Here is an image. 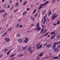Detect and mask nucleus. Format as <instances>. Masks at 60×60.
I'll use <instances>...</instances> for the list:
<instances>
[{"instance_id": "2", "label": "nucleus", "mask_w": 60, "mask_h": 60, "mask_svg": "<svg viewBox=\"0 0 60 60\" xmlns=\"http://www.w3.org/2000/svg\"><path fill=\"white\" fill-rule=\"evenodd\" d=\"M58 43V42H55L53 43V45H52V49H54L56 47V45H57Z\"/></svg>"}, {"instance_id": "41", "label": "nucleus", "mask_w": 60, "mask_h": 60, "mask_svg": "<svg viewBox=\"0 0 60 60\" xmlns=\"http://www.w3.org/2000/svg\"><path fill=\"white\" fill-rule=\"evenodd\" d=\"M48 34H49V33H47L46 34H45L44 36H47V35Z\"/></svg>"}, {"instance_id": "5", "label": "nucleus", "mask_w": 60, "mask_h": 60, "mask_svg": "<svg viewBox=\"0 0 60 60\" xmlns=\"http://www.w3.org/2000/svg\"><path fill=\"white\" fill-rule=\"evenodd\" d=\"M46 46L47 48H50L51 46V44H48L46 45Z\"/></svg>"}, {"instance_id": "37", "label": "nucleus", "mask_w": 60, "mask_h": 60, "mask_svg": "<svg viewBox=\"0 0 60 60\" xmlns=\"http://www.w3.org/2000/svg\"><path fill=\"white\" fill-rule=\"evenodd\" d=\"M27 3V2H25L23 4V5H25Z\"/></svg>"}, {"instance_id": "15", "label": "nucleus", "mask_w": 60, "mask_h": 60, "mask_svg": "<svg viewBox=\"0 0 60 60\" xmlns=\"http://www.w3.org/2000/svg\"><path fill=\"white\" fill-rule=\"evenodd\" d=\"M18 41L19 42H21L22 41V39H20L18 40Z\"/></svg>"}, {"instance_id": "20", "label": "nucleus", "mask_w": 60, "mask_h": 60, "mask_svg": "<svg viewBox=\"0 0 60 60\" xmlns=\"http://www.w3.org/2000/svg\"><path fill=\"white\" fill-rule=\"evenodd\" d=\"M42 12L43 14H46V11H43Z\"/></svg>"}, {"instance_id": "62", "label": "nucleus", "mask_w": 60, "mask_h": 60, "mask_svg": "<svg viewBox=\"0 0 60 60\" xmlns=\"http://www.w3.org/2000/svg\"><path fill=\"white\" fill-rule=\"evenodd\" d=\"M47 44V43H46V44H45L44 45V46H45V45H46V44Z\"/></svg>"}, {"instance_id": "33", "label": "nucleus", "mask_w": 60, "mask_h": 60, "mask_svg": "<svg viewBox=\"0 0 60 60\" xmlns=\"http://www.w3.org/2000/svg\"><path fill=\"white\" fill-rule=\"evenodd\" d=\"M58 58V57L56 56L55 57H54L53 58V59H56V58Z\"/></svg>"}, {"instance_id": "7", "label": "nucleus", "mask_w": 60, "mask_h": 60, "mask_svg": "<svg viewBox=\"0 0 60 60\" xmlns=\"http://www.w3.org/2000/svg\"><path fill=\"white\" fill-rule=\"evenodd\" d=\"M7 15V13H5V14H4L3 15V17H5L6 15Z\"/></svg>"}, {"instance_id": "24", "label": "nucleus", "mask_w": 60, "mask_h": 60, "mask_svg": "<svg viewBox=\"0 0 60 60\" xmlns=\"http://www.w3.org/2000/svg\"><path fill=\"white\" fill-rule=\"evenodd\" d=\"M23 56V54H20L18 55V56L19 57H21V56Z\"/></svg>"}, {"instance_id": "63", "label": "nucleus", "mask_w": 60, "mask_h": 60, "mask_svg": "<svg viewBox=\"0 0 60 60\" xmlns=\"http://www.w3.org/2000/svg\"><path fill=\"white\" fill-rule=\"evenodd\" d=\"M15 59V58H12V60H14Z\"/></svg>"}, {"instance_id": "32", "label": "nucleus", "mask_w": 60, "mask_h": 60, "mask_svg": "<svg viewBox=\"0 0 60 60\" xmlns=\"http://www.w3.org/2000/svg\"><path fill=\"white\" fill-rule=\"evenodd\" d=\"M8 49H5L4 50V51H5V52L7 51H8Z\"/></svg>"}, {"instance_id": "25", "label": "nucleus", "mask_w": 60, "mask_h": 60, "mask_svg": "<svg viewBox=\"0 0 60 60\" xmlns=\"http://www.w3.org/2000/svg\"><path fill=\"white\" fill-rule=\"evenodd\" d=\"M19 26V23H18L17 25L16 26V28H18Z\"/></svg>"}, {"instance_id": "26", "label": "nucleus", "mask_w": 60, "mask_h": 60, "mask_svg": "<svg viewBox=\"0 0 60 60\" xmlns=\"http://www.w3.org/2000/svg\"><path fill=\"white\" fill-rule=\"evenodd\" d=\"M51 14V11H50L49 12V13L48 14V15H50Z\"/></svg>"}, {"instance_id": "27", "label": "nucleus", "mask_w": 60, "mask_h": 60, "mask_svg": "<svg viewBox=\"0 0 60 60\" xmlns=\"http://www.w3.org/2000/svg\"><path fill=\"white\" fill-rule=\"evenodd\" d=\"M36 49H40V46H38L37 47Z\"/></svg>"}, {"instance_id": "57", "label": "nucleus", "mask_w": 60, "mask_h": 60, "mask_svg": "<svg viewBox=\"0 0 60 60\" xmlns=\"http://www.w3.org/2000/svg\"><path fill=\"white\" fill-rule=\"evenodd\" d=\"M7 34V32H6L4 34L5 35V34Z\"/></svg>"}, {"instance_id": "28", "label": "nucleus", "mask_w": 60, "mask_h": 60, "mask_svg": "<svg viewBox=\"0 0 60 60\" xmlns=\"http://www.w3.org/2000/svg\"><path fill=\"white\" fill-rule=\"evenodd\" d=\"M36 9H35L33 11V14H34V13H35V11H36Z\"/></svg>"}, {"instance_id": "58", "label": "nucleus", "mask_w": 60, "mask_h": 60, "mask_svg": "<svg viewBox=\"0 0 60 60\" xmlns=\"http://www.w3.org/2000/svg\"><path fill=\"white\" fill-rule=\"evenodd\" d=\"M32 20H33V21H35V19H33Z\"/></svg>"}, {"instance_id": "42", "label": "nucleus", "mask_w": 60, "mask_h": 60, "mask_svg": "<svg viewBox=\"0 0 60 60\" xmlns=\"http://www.w3.org/2000/svg\"><path fill=\"white\" fill-rule=\"evenodd\" d=\"M25 40H26V41H28V38H25Z\"/></svg>"}, {"instance_id": "29", "label": "nucleus", "mask_w": 60, "mask_h": 60, "mask_svg": "<svg viewBox=\"0 0 60 60\" xmlns=\"http://www.w3.org/2000/svg\"><path fill=\"white\" fill-rule=\"evenodd\" d=\"M15 54H12V55H11L10 56V57H12L13 56H15Z\"/></svg>"}, {"instance_id": "46", "label": "nucleus", "mask_w": 60, "mask_h": 60, "mask_svg": "<svg viewBox=\"0 0 60 60\" xmlns=\"http://www.w3.org/2000/svg\"><path fill=\"white\" fill-rule=\"evenodd\" d=\"M27 11H29V10H30V8H27Z\"/></svg>"}, {"instance_id": "30", "label": "nucleus", "mask_w": 60, "mask_h": 60, "mask_svg": "<svg viewBox=\"0 0 60 60\" xmlns=\"http://www.w3.org/2000/svg\"><path fill=\"white\" fill-rule=\"evenodd\" d=\"M26 13V12H24L23 14V16H24L25 14Z\"/></svg>"}, {"instance_id": "11", "label": "nucleus", "mask_w": 60, "mask_h": 60, "mask_svg": "<svg viewBox=\"0 0 60 60\" xmlns=\"http://www.w3.org/2000/svg\"><path fill=\"white\" fill-rule=\"evenodd\" d=\"M5 11V10H0V13H3V12H4Z\"/></svg>"}, {"instance_id": "38", "label": "nucleus", "mask_w": 60, "mask_h": 60, "mask_svg": "<svg viewBox=\"0 0 60 60\" xmlns=\"http://www.w3.org/2000/svg\"><path fill=\"white\" fill-rule=\"evenodd\" d=\"M55 0H53L52 2V3H55Z\"/></svg>"}, {"instance_id": "13", "label": "nucleus", "mask_w": 60, "mask_h": 60, "mask_svg": "<svg viewBox=\"0 0 60 60\" xmlns=\"http://www.w3.org/2000/svg\"><path fill=\"white\" fill-rule=\"evenodd\" d=\"M16 36L17 37H19L20 36V34L19 33H17L16 35Z\"/></svg>"}, {"instance_id": "23", "label": "nucleus", "mask_w": 60, "mask_h": 60, "mask_svg": "<svg viewBox=\"0 0 60 60\" xmlns=\"http://www.w3.org/2000/svg\"><path fill=\"white\" fill-rule=\"evenodd\" d=\"M39 25L40 24H39V23H38L37 24V27H38L39 26Z\"/></svg>"}, {"instance_id": "4", "label": "nucleus", "mask_w": 60, "mask_h": 60, "mask_svg": "<svg viewBox=\"0 0 60 60\" xmlns=\"http://www.w3.org/2000/svg\"><path fill=\"white\" fill-rule=\"evenodd\" d=\"M47 15H45V16L44 17V22H43V23H44L45 22V21H46V19L45 18L47 17Z\"/></svg>"}, {"instance_id": "18", "label": "nucleus", "mask_w": 60, "mask_h": 60, "mask_svg": "<svg viewBox=\"0 0 60 60\" xmlns=\"http://www.w3.org/2000/svg\"><path fill=\"white\" fill-rule=\"evenodd\" d=\"M12 29V28L11 27L8 30V31H11Z\"/></svg>"}, {"instance_id": "53", "label": "nucleus", "mask_w": 60, "mask_h": 60, "mask_svg": "<svg viewBox=\"0 0 60 60\" xmlns=\"http://www.w3.org/2000/svg\"><path fill=\"white\" fill-rule=\"evenodd\" d=\"M58 48H59V49L60 48V45H58Z\"/></svg>"}, {"instance_id": "36", "label": "nucleus", "mask_w": 60, "mask_h": 60, "mask_svg": "<svg viewBox=\"0 0 60 60\" xmlns=\"http://www.w3.org/2000/svg\"><path fill=\"white\" fill-rule=\"evenodd\" d=\"M38 15V14H36V15H35L34 16L35 17H37Z\"/></svg>"}, {"instance_id": "52", "label": "nucleus", "mask_w": 60, "mask_h": 60, "mask_svg": "<svg viewBox=\"0 0 60 60\" xmlns=\"http://www.w3.org/2000/svg\"><path fill=\"white\" fill-rule=\"evenodd\" d=\"M32 32V30H30V31H28V32L29 33V32Z\"/></svg>"}, {"instance_id": "64", "label": "nucleus", "mask_w": 60, "mask_h": 60, "mask_svg": "<svg viewBox=\"0 0 60 60\" xmlns=\"http://www.w3.org/2000/svg\"><path fill=\"white\" fill-rule=\"evenodd\" d=\"M42 37V36H41L40 37V38H41Z\"/></svg>"}, {"instance_id": "34", "label": "nucleus", "mask_w": 60, "mask_h": 60, "mask_svg": "<svg viewBox=\"0 0 60 60\" xmlns=\"http://www.w3.org/2000/svg\"><path fill=\"white\" fill-rule=\"evenodd\" d=\"M22 20V19H20L18 20V21L19 22H20L21 21V20Z\"/></svg>"}, {"instance_id": "59", "label": "nucleus", "mask_w": 60, "mask_h": 60, "mask_svg": "<svg viewBox=\"0 0 60 60\" xmlns=\"http://www.w3.org/2000/svg\"><path fill=\"white\" fill-rule=\"evenodd\" d=\"M53 25H54V26H56V23H54L53 24Z\"/></svg>"}, {"instance_id": "6", "label": "nucleus", "mask_w": 60, "mask_h": 60, "mask_svg": "<svg viewBox=\"0 0 60 60\" xmlns=\"http://www.w3.org/2000/svg\"><path fill=\"white\" fill-rule=\"evenodd\" d=\"M36 29H37V31H39V30H40L41 29V28L40 27H38L35 29V30Z\"/></svg>"}, {"instance_id": "35", "label": "nucleus", "mask_w": 60, "mask_h": 60, "mask_svg": "<svg viewBox=\"0 0 60 60\" xmlns=\"http://www.w3.org/2000/svg\"><path fill=\"white\" fill-rule=\"evenodd\" d=\"M0 56L1 58V57H3V54H1V56Z\"/></svg>"}, {"instance_id": "17", "label": "nucleus", "mask_w": 60, "mask_h": 60, "mask_svg": "<svg viewBox=\"0 0 60 60\" xmlns=\"http://www.w3.org/2000/svg\"><path fill=\"white\" fill-rule=\"evenodd\" d=\"M31 49H32V48H31V47H29L28 49V50L29 51H30V50H31Z\"/></svg>"}, {"instance_id": "14", "label": "nucleus", "mask_w": 60, "mask_h": 60, "mask_svg": "<svg viewBox=\"0 0 60 60\" xmlns=\"http://www.w3.org/2000/svg\"><path fill=\"white\" fill-rule=\"evenodd\" d=\"M26 47H28V45H26L25 47H23V49H24V51H26Z\"/></svg>"}, {"instance_id": "19", "label": "nucleus", "mask_w": 60, "mask_h": 60, "mask_svg": "<svg viewBox=\"0 0 60 60\" xmlns=\"http://www.w3.org/2000/svg\"><path fill=\"white\" fill-rule=\"evenodd\" d=\"M60 24V21H58L56 23L57 25H58Z\"/></svg>"}, {"instance_id": "48", "label": "nucleus", "mask_w": 60, "mask_h": 60, "mask_svg": "<svg viewBox=\"0 0 60 60\" xmlns=\"http://www.w3.org/2000/svg\"><path fill=\"white\" fill-rule=\"evenodd\" d=\"M30 53H32V52H33V50H32V49L30 50Z\"/></svg>"}, {"instance_id": "8", "label": "nucleus", "mask_w": 60, "mask_h": 60, "mask_svg": "<svg viewBox=\"0 0 60 60\" xmlns=\"http://www.w3.org/2000/svg\"><path fill=\"white\" fill-rule=\"evenodd\" d=\"M60 35H59L57 36L56 38L58 40H60Z\"/></svg>"}, {"instance_id": "56", "label": "nucleus", "mask_w": 60, "mask_h": 60, "mask_svg": "<svg viewBox=\"0 0 60 60\" xmlns=\"http://www.w3.org/2000/svg\"><path fill=\"white\" fill-rule=\"evenodd\" d=\"M17 10H18V9H16L14 11V12H15V11H17Z\"/></svg>"}, {"instance_id": "43", "label": "nucleus", "mask_w": 60, "mask_h": 60, "mask_svg": "<svg viewBox=\"0 0 60 60\" xmlns=\"http://www.w3.org/2000/svg\"><path fill=\"white\" fill-rule=\"evenodd\" d=\"M19 4V3H17L16 4H15V6H16L17 7L18 6V5Z\"/></svg>"}, {"instance_id": "9", "label": "nucleus", "mask_w": 60, "mask_h": 60, "mask_svg": "<svg viewBox=\"0 0 60 60\" xmlns=\"http://www.w3.org/2000/svg\"><path fill=\"white\" fill-rule=\"evenodd\" d=\"M55 52H57L58 51V48H56L54 49Z\"/></svg>"}, {"instance_id": "12", "label": "nucleus", "mask_w": 60, "mask_h": 60, "mask_svg": "<svg viewBox=\"0 0 60 60\" xmlns=\"http://www.w3.org/2000/svg\"><path fill=\"white\" fill-rule=\"evenodd\" d=\"M5 40L6 41H7V42H8V41H10V39L8 38H5Z\"/></svg>"}, {"instance_id": "16", "label": "nucleus", "mask_w": 60, "mask_h": 60, "mask_svg": "<svg viewBox=\"0 0 60 60\" xmlns=\"http://www.w3.org/2000/svg\"><path fill=\"white\" fill-rule=\"evenodd\" d=\"M11 50H12V49H11V50H10L7 53V55H8L9 54H10V52L11 51Z\"/></svg>"}, {"instance_id": "61", "label": "nucleus", "mask_w": 60, "mask_h": 60, "mask_svg": "<svg viewBox=\"0 0 60 60\" xmlns=\"http://www.w3.org/2000/svg\"><path fill=\"white\" fill-rule=\"evenodd\" d=\"M8 8H10V6H8Z\"/></svg>"}, {"instance_id": "40", "label": "nucleus", "mask_w": 60, "mask_h": 60, "mask_svg": "<svg viewBox=\"0 0 60 60\" xmlns=\"http://www.w3.org/2000/svg\"><path fill=\"white\" fill-rule=\"evenodd\" d=\"M12 0H9V3H12Z\"/></svg>"}, {"instance_id": "51", "label": "nucleus", "mask_w": 60, "mask_h": 60, "mask_svg": "<svg viewBox=\"0 0 60 60\" xmlns=\"http://www.w3.org/2000/svg\"><path fill=\"white\" fill-rule=\"evenodd\" d=\"M24 42H26V43H27L28 42L27 41H24Z\"/></svg>"}, {"instance_id": "45", "label": "nucleus", "mask_w": 60, "mask_h": 60, "mask_svg": "<svg viewBox=\"0 0 60 60\" xmlns=\"http://www.w3.org/2000/svg\"><path fill=\"white\" fill-rule=\"evenodd\" d=\"M30 19H31V20H33V17H32V16H31L30 17Z\"/></svg>"}, {"instance_id": "54", "label": "nucleus", "mask_w": 60, "mask_h": 60, "mask_svg": "<svg viewBox=\"0 0 60 60\" xmlns=\"http://www.w3.org/2000/svg\"><path fill=\"white\" fill-rule=\"evenodd\" d=\"M42 8V7H41V6L39 8V9H41Z\"/></svg>"}, {"instance_id": "47", "label": "nucleus", "mask_w": 60, "mask_h": 60, "mask_svg": "<svg viewBox=\"0 0 60 60\" xmlns=\"http://www.w3.org/2000/svg\"><path fill=\"white\" fill-rule=\"evenodd\" d=\"M40 43H39L38 44H37V45H36V47H37L38 46H39V45H40Z\"/></svg>"}, {"instance_id": "10", "label": "nucleus", "mask_w": 60, "mask_h": 60, "mask_svg": "<svg viewBox=\"0 0 60 60\" xmlns=\"http://www.w3.org/2000/svg\"><path fill=\"white\" fill-rule=\"evenodd\" d=\"M43 53H41L40 54H39L38 55V56L39 57H41V56H43Z\"/></svg>"}, {"instance_id": "60", "label": "nucleus", "mask_w": 60, "mask_h": 60, "mask_svg": "<svg viewBox=\"0 0 60 60\" xmlns=\"http://www.w3.org/2000/svg\"><path fill=\"white\" fill-rule=\"evenodd\" d=\"M22 0H20V2L21 3V2H22Z\"/></svg>"}, {"instance_id": "44", "label": "nucleus", "mask_w": 60, "mask_h": 60, "mask_svg": "<svg viewBox=\"0 0 60 60\" xmlns=\"http://www.w3.org/2000/svg\"><path fill=\"white\" fill-rule=\"evenodd\" d=\"M54 37V36H53L51 37V39H53V38Z\"/></svg>"}, {"instance_id": "50", "label": "nucleus", "mask_w": 60, "mask_h": 60, "mask_svg": "<svg viewBox=\"0 0 60 60\" xmlns=\"http://www.w3.org/2000/svg\"><path fill=\"white\" fill-rule=\"evenodd\" d=\"M42 45H40V48H42Z\"/></svg>"}, {"instance_id": "39", "label": "nucleus", "mask_w": 60, "mask_h": 60, "mask_svg": "<svg viewBox=\"0 0 60 60\" xmlns=\"http://www.w3.org/2000/svg\"><path fill=\"white\" fill-rule=\"evenodd\" d=\"M4 7L5 8H6V4H5L4 5Z\"/></svg>"}, {"instance_id": "21", "label": "nucleus", "mask_w": 60, "mask_h": 60, "mask_svg": "<svg viewBox=\"0 0 60 60\" xmlns=\"http://www.w3.org/2000/svg\"><path fill=\"white\" fill-rule=\"evenodd\" d=\"M55 31H53L51 32V34H52V35L54 34H55Z\"/></svg>"}, {"instance_id": "3", "label": "nucleus", "mask_w": 60, "mask_h": 60, "mask_svg": "<svg viewBox=\"0 0 60 60\" xmlns=\"http://www.w3.org/2000/svg\"><path fill=\"white\" fill-rule=\"evenodd\" d=\"M48 3H49V1H47L46 3H44L43 4H41L40 6L41 7L42 6H44L45 5H46Z\"/></svg>"}, {"instance_id": "22", "label": "nucleus", "mask_w": 60, "mask_h": 60, "mask_svg": "<svg viewBox=\"0 0 60 60\" xmlns=\"http://www.w3.org/2000/svg\"><path fill=\"white\" fill-rule=\"evenodd\" d=\"M41 26L42 27V28H43V29H44V28H45V27H46V26H45V25L43 26L42 25Z\"/></svg>"}, {"instance_id": "1", "label": "nucleus", "mask_w": 60, "mask_h": 60, "mask_svg": "<svg viewBox=\"0 0 60 60\" xmlns=\"http://www.w3.org/2000/svg\"><path fill=\"white\" fill-rule=\"evenodd\" d=\"M56 13H54L52 15V17H53L51 19H52V20L54 19H55V18L57 16V15H56ZM55 15H56L55 16Z\"/></svg>"}, {"instance_id": "55", "label": "nucleus", "mask_w": 60, "mask_h": 60, "mask_svg": "<svg viewBox=\"0 0 60 60\" xmlns=\"http://www.w3.org/2000/svg\"><path fill=\"white\" fill-rule=\"evenodd\" d=\"M6 27H8V24H7L6 25Z\"/></svg>"}, {"instance_id": "49", "label": "nucleus", "mask_w": 60, "mask_h": 60, "mask_svg": "<svg viewBox=\"0 0 60 60\" xmlns=\"http://www.w3.org/2000/svg\"><path fill=\"white\" fill-rule=\"evenodd\" d=\"M19 26L20 27H22L23 26H22V25H19Z\"/></svg>"}, {"instance_id": "31", "label": "nucleus", "mask_w": 60, "mask_h": 60, "mask_svg": "<svg viewBox=\"0 0 60 60\" xmlns=\"http://www.w3.org/2000/svg\"><path fill=\"white\" fill-rule=\"evenodd\" d=\"M43 29V28H42L41 30V32H40L41 33H42V31H43V29Z\"/></svg>"}]
</instances>
